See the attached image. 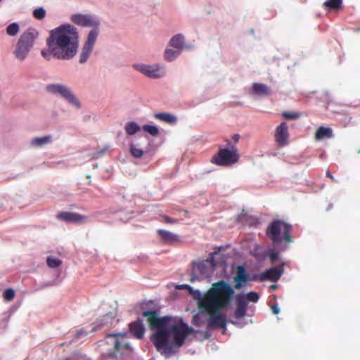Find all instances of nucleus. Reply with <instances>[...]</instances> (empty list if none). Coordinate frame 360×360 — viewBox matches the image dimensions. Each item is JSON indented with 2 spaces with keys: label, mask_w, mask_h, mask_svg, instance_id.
<instances>
[{
  "label": "nucleus",
  "mask_w": 360,
  "mask_h": 360,
  "mask_svg": "<svg viewBox=\"0 0 360 360\" xmlns=\"http://www.w3.org/2000/svg\"><path fill=\"white\" fill-rule=\"evenodd\" d=\"M143 316L148 318V322L152 328L156 329L150 340L158 352L165 355L174 352L173 345L169 343V338L172 335L174 345L181 347L188 335L194 332L193 328L189 327L182 320L179 323L170 325L171 318L165 316L158 317L155 311H146Z\"/></svg>",
  "instance_id": "1"
},
{
  "label": "nucleus",
  "mask_w": 360,
  "mask_h": 360,
  "mask_svg": "<svg viewBox=\"0 0 360 360\" xmlns=\"http://www.w3.org/2000/svg\"><path fill=\"white\" fill-rule=\"evenodd\" d=\"M233 295L234 288L221 280L212 283L207 292L199 298V309L209 314L208 328H226L227 321L221 311L229 307Z\"/></svg>",
  "instance_id": "2"
},
{
  "label": "nucleus",
  "mask_w": 360,
  "mask_h": 360,
  "mask_svg": "<svg viewBox=\"0 0 360 360\" xmlns=\"http://www.w3.org/2000/svg\"><path fill=\"white\" fill-rule=\"evenodd\" d=\"M78 32L72 25H62L50 32L46 39L48 50H42L41 53L46 60L52 55L60 60H70L73 58L78 48Z\"/></svg>",
  "instance_id": "3"
},
{
  "label": "nucleus",
  "mask_w": 360,
  "mask_h": 360,
  "mask_svg": "<svg viewBox=\"0 0 360 360\" xmlns=\"http://www.w3.org/2000/svg\"><path fill=\"white\" fill-rule=\"evenodd\" d=\"M292 230L290 224L281 219H274L267 226L266 235L274 244L290 243L293 241Z\"/></svg>",
  "instance_id": "4"
},
{
  "label": "nucleus",
  "mask_w": 360,
  "mask_h": 360,
  "mask_svg": "<svg viewBox=\"0 0 360 360\" xmlns=\"http://www.w3.org/2000/svg\"><path fill=\"white\" fill-rule=\"evenodd\" d=\"M105 338L108 339L107 344L112 347L111 356L117 357L120 355L127 357L131 354L133 349L127 340V333H109Z\"/></svg>",
  "instance_id": "5"
},
{
  "label": "nucleus",
  "mask_w": 360,
  "mask_h": 360,
  "mask_svg": "<svg viewBox=\"0 0 360 360\" xmlns=\"http://www.w3.org/2000/svg\"><path fill=\"white\" fill-rule=\"evenodd\" d=\"M38 35L39 32L34 28H28L21 34L14 51L16 58L23 60L27 57Z\"/></svg>",
  "instance_id": "6"
},
{
  "label": "nucleus",
  "mask_w": 360,
  "mask_h": 360,
  "mask_svg": "<svg viewBox=\"0 0 360 360\" xmlns=\"http://www.w3.org/2000/svg\"><path fill=\"white\" fill-rule=\"evenodd\" d=\"M226 142L231 149H220L217 153L212 156L211 159L212 164L221 167H229L238 161L239 155L237 150L231 145L229 140H226Z\"/></svg>",
  "instance_id": "7"
},
{
  "label": "nucleus",
  "mask_w": 360,
  "mask_h": 360,
  "mask_svg": "<svg viewBox=\"0 0 360 360\" xmlns=\"http://www.w3.org/2000/svg\"><path fill=\"white\" fill-rule=\"evenodd\" d=\"M285 263L282 262L279 265L272 266L266 269L264 271L258 274L255 278L261 282L269 281L271 282H277L284 273Z\"/></svg>",
  "instance_id": "8"
},
{
  "label": "nucleus",
  "mask_w": 360,
  "mask_h": 360,
  "mask_svg": "<svg viewBox=\"0 0 360 360\" xmlns=\"http://www.w3.org/2000/svg\"><path fill=\"white\" fill-rule=\"evenodd\" d=\"M46 90L53 94H59L70 103L80 107L79 101L76 98L75 95L72 93L70 89L66 86L63 84H50L46 86Z\"/></svg>",
  "instance_id": "9"
},
{
  "label": "nucleus",
  "mask_w": 360,
  "mask_h": 360,
  "mask_svg": "<svg viewBox=\"0 0 360 360\" xmlns=\"http://www.w3.org/2000/svg\"><path fill=\"white\" fill-rule=\"evenodd\" d=\"M136 70L141 72L146 76L151 78H160L165 76V72L159 64L155 65H146V64H136L134 65Z\"/></svg>",
  "instance_id": "10"
},
{
  "label": "nucleus",
  "mask_w": 360,
  "mask_h": 360,
  "mask_svg": "<svg viewBox=\"0 0 360 360\" xmlns=\"http://www.w3.org/2000/svg\"><path fill=\"white\" fill-rule=\"evenodd\" d=\"M71 20L76 25L82 27H98L99 21L94 16L88 14H74Z\"/></svg>",
  "instance_id": "11"
},
{
  "label": "nucleus",
  "mask_w": 360,
  "mask_h": 360,
  "mask_svg": "<svg viewBox=\"0 0 360 360\" xmlns=\"http://www.w3.org/2000/svg\"><path fill=\"white\" fill-rule=\"evenodd\" d=\"M236 309L235 316L237 319L243 318L245 316L248 306V294L240 293L236 297Z\"/></svg>",
  "instance_id": "12"
},
{
  "label": "nucleus",
  "mask_w": 360,
  "mask_h": 360,
  "mask_svg": "<svg viewBox=\"0 0 360 360\" xmlns=\"http://www.w3.org/2000/svg\"><path fill=\"white\" fill-rule=\"evenodd\" d=\"M57 219L68 223H83L87 217L75 212H60L57 214Z\"/></svg>",
  "instance_id": "13"
},
{
  "label": "nucleus",
  "mask_w": 360,
  "mask_h": 360,
  "mask_svg": "<svg viewBox=\"0 0 360 360\" xmlns=\"http://www.w3.org/2000/svg\"><path fill=\"white\" fill-rule=\"evenodd\" d=\"M288 127L285 122H282L276 127L275 133V139L280 146H284L288 144Z\"/></svg>",
  "instance_id": "14"
},
{
  "label": "nucleus",
  "mask_w": 360,
  "mask_h": 360,
  "mask_svg": "<svg viewBox=\"0 0 360 360\" xmlns=\"http://www.w3.org/2000/svg\"><path fill=\"white\" fill-rule=\"evenodd\" d=\"M207 274V266L204 262H193L191 280L202 278Z\"/></svg>",
  "instance_id": "15"
},
{
  "label": "nucleus",
  "mask_w": 360,
  "mask_h": 360,
  "mask_svg": "<svg viewBox=\"0 0 360 360\" xmlns=\"http://www.w3.org/2000/svg\"><path fill=\"white\" fill-rule=\"evenodd\" d=\"M129 332L137 339H142L145 333V328L143 321L137 319L129 325Z\"/></svg>",
  "instance_id": "16"
},
{
  "label": "nucleus",
  "mask_w": 360,
  "mask_h": 360,
  "mask_svg": "<svg viewBox=\"0 0 360 360\" xmlns=\"http://www.w3.org/2000/svg\"><path fill=\"white\" fill-rule=\"evenodd\" d=\"M158 233L162 242L166 244L173 245L179 241V236L170 231L159 229Z\"/></svg>",
  "instance_id": "17"
},
{
  "label": "nucleus",
  "mask_w": 360,
  "mask_h": 360,
  "mask_svg": "<svg viewBox=\"0 0 360 360\" xmlns=\"http://www.w3.org/2000/svg\"><path fill=\"white\" fill-rule=\"evenodd\" d=\"M234 281L236 282L235 289H240L242 283H245L248 281V274L245 273V269L243 266H239L238 267Z\"/></svg>",
  "instance_id": "18"
},
{
  "label": "nucleus",
  "mask_w": 360,
  "mask_h": 360,
  "mask_svg": "<svg viewBox=\"0 0 360 360\" xmlns=\"http://www.w3.org/2000/svg\"><path fill=\"white\" fill-rule=\"evenodd\" d=\"M169 46L179 50L181 52L184 48V37L181 34H177L172 37L169 42Z\"/></svg>",
  "instance_id": "19"
},
{
  "label": "nucleus",
  "mask_w": 360,
  "mask_h": 360,
  "mask_svg": "<svg viewBox=\"0 0 360 360\" xmlns=\"http://www.w3.org/2000/svg\"><path fill=\"white\" fill-rule=\"evenodd\" d=\"M252 94L259 96H266L271 94L269 87L264 84L255 83L252 87Z\"/></svg>",
  "instance_id": "20"
},
{
  "label": "nucleus",
  "mask_w": 360,
  "mask_h": 360,
  "mask_svg": "<svg viewBox=\"0 0 360 360\" xmlns=\"http://www.w3.org/2000/svg\"><path fill=\"white\" fill-rule=\"evenodd\" d=\"M266 256L269 258L271 264H274L279 258V252L274 248H271L269 250L267 254L263 253L262 255H257L256 258L258 260L262 261L264 259Z\"/></svg>",
  "instance_id": "21"
},
{
  "label": "nucleus",
  "mask_w": 360,
  "mask_h": 360,
  "mask_svg": "<svg viewBox=\"0 0 360 360\" xmlns=\"http://www.w3.org/2000/svg\"><path fill=\"white\" fill-rule=\"evenodd\" d=\"M333 136V131L330 127H320L315 134L316 140L330 139Z\"/></svg>",
  "instance_id": "22"
},
{
  "label": "nucleus",
  "mask_w": 360,
  "mask_h": 360,
  "mask_svg": "<svg viewBox=\"0 0 360 360\" xmlns=\"http://www.w3.org/2000/svg\"><path fill=\"white\" fill-rule=\"evenodd\" d=\"M154 117L168 124H174L177 121L176 117L174 115L169 112L156 113L154 115Z\"/></svg>",
  "instance_id": "23"
},
{
  "label": "nucleus",
  "mask_w": 360,
  "mask_h": 360,
  "mask_svg": "<svg viewBox=\"0 0 360 360\" xmlns=\"http://www.w3.org/2000/svg\"><path fill=\"white\" fill-rule=\"evenodd\" d=\"M99 34L98 27H94L89 33L84 45L94 48V44Z\"/></svg>",
  "instance_id": "24"
},
{
  "label": "nucleus",
  "mask_w": 360,
  "mask_h": 360,
  "mask_svg": "<svg viewBox=\"0 0 360 360\" xmlns=\"http://www.w3.org/2000/svg\"><path fill=\"white\" fill-rule=\"evenodd\" d=\"M52 141V136L47 135L43 137H35L31 141V145L34 147H41Z\"/></svg>",
  "instance_id": "25"
},
{
  "label": "nucleus",
  "mask_w": 360,
  "mask_h": 360,
  "mask_svg": "<svg viewBox=\"0 0 360 360\" xmlns=\"http://www.w3.org/2000/svg\"><path fill=\"white\" fill-rule=\"evenodd\" d=\"M181 53L179 50L166 49L164 53V59L166 61L171 62L174 60Z\"/></svg>",
  "instance_id": "26"
},
{
  "label": "nucleus",
  "mask_w": 360,
  "mask_h": 360,
  "mask_svg": "<svg viewBox=\"0 0 360 360\" xmlns=\"http://www.w3.org/2000/svg\"><path fill=\"white\" fill-rule=\"evenodd\" d=\"M342 0H327L323 3V6L328 10H338L342 6Z\"/></svg>",
  "instance_id": "27"
},
{
  "label": "nucleus",
  "mask_w": 360,
  "mask_h": 360,
  "mask_svg": "<svg viewBox=\"0 0 360 360\" xmlns=\"http://www.w3.org/2000/svg\"><path fill=\"white\" fill-rule=\"evenodd\" d=\"M92 50H93V48H91V47H89L86 45L83 46L81 53H80V56H79V63H84L88 60Z\"/></svg>",
  "instance_id": "28"
},
{
  "label": "nucleus",
  "mask_w": 360,
  "mask_h": 360,
  "mask_svg": "<svg viewBox=\"0 0 360 360\" xmlns=\"http://www.w3.org/2000/svg\"><path fill=\"white\" fill-rule=\"evenodd\" d=\"M124 129L128 135H133L141 129L140 127L134 122L127 123Z\"/></svg>",
  "instance_id": "29"
},
{
  "label": "nucleus",
  "mask_w": 360,
  "mask_h": 360,
  "mask_svg": "<svg viewBox=\"0 0 360 360\" xmlns=\"http://www.w3.org/2000/svg\"><path fill=\"white\" fill-rule=\"evenodd\" d=\"M46 263L50 268L53 269L60 266L62 261L58 258L49 256L46 259Z\"/></svg>",
  "instance_id": "30"
},
{
  "label": "nucleus",
  "mask_w": 360,
  "mask_h": 360,
  "mask_svg": "<svg viewBox=\"0 0 360 360\" xmlns=\"http://www.w3.org/2000/svg\"><path fill=\"white\" fill-rule=\"evenodd\" d=\"M20 30L19 25L17 22L10 24L6 28V32L10 36H15Z\"/></svg>",
  "instance_id": "31"
},
{
  "label": "nucleus",
  "mask_w": 360,
  "mask_h": 360,
  "mask_svg": "<svg viewBox=\"0 0 360 360\" xmlns=\"http://www.w3.org/2000/svg\"><path fill=\"white\" fill-rule=\"evenodd\" d=\"M142 129L153 136H156L159 134V129L155 126L145 124L142 127Z\"/></svg>",
  "instance_id": "32"
},
{
  "label": "nucleus",
  "mask_w": 360,
  "mask_h": 360,
  "mask_svg": "<svg viewBox=\"0 0 360 360\" xmlns=\"http://www.w3.org/2000/svg\"><path fill=\"white\" fill-rule=\"evenodd\" d=\"M130 152L132 156L136 158H141L143 155V151L141 149L137 148V146L134 144L130 146Z\"/></svg>",
  "instance_id": "33"
},
{
  "label": "nucleus",
  "mask_w": 360,
  "mask_h": 360,
  "mask_svg": "<svg viewBox=\"0 0 360 360\" xmlns=\"http://www.w3.org/2000/svg\"><path fill=\"white\" fill-rule=\"evenodd\" d=\"M33 16L37 20L44 19L46 16V11L42 7L34 10Z\"/></svg>",
  "instance_id": "34"
},
{
  "label": "nucleus",
  "mask_w": 360,
  "mask_h": 360,
  "mask_svg": "<svg viewBox=\"0 0 360 360\" xmlns=\"http://www.w3.org/2000/svg\"><path fill=\"white\" fill-rule=\"evenodd\" d=\"M4 299L6 301H11L15 297V291L12 288L6 289L3 295Z\"/></svg>",
  "instance_id": "35"
},
{
  "label": "nucleus",
  "mask_w": 360,
  "mask_h": 360,
  "mask_svg": "<svg viewBox=\"0 0 360 360\" xmlns=\"http://www.w3.org/2000/svg\"><path fill=\"white\" fill-rule=\"evenodd\" d=\"M259 224H261V220L259 217L249 215V226L257 227Z\"/></svg>",
  "instance_id": "36"
},
{
  "label": "nucleus",
  "mask_w": 360,
  "mask_h": 360,
  "mask_svg": "<svg viewBox=\"0 0 360 360\" xmlns=\"http://www.w3.org/2000/svg\"><path fill=\"white\" fill-rule=\"evenodd\" d=\"M282 115L286 120H295L300 117V113L292 112H283Z\"/></svg>",
  "instance_id": "37"
},
{
  "label": "nucleus",
  "mask_w": 360,
  "mask_h": 360,
  "mask_svg": "<svg viewBox=\"0 0 360 360\" xmlns=\"http://www.w3.org/2000/svg\"><path fill=\"white\" fill-rule=\"evenodd\" d=\"M259 298V294L256 292H249V302H257Z\"/></svg>",
  "instance_id": "38"
},
{
  "label": "nucleus",
  "mask_w": 360,
  "mask_h": 360,
  "mask_svg": "<svg viewBox=\"0 0 360 360\" xmlns=\"http://www.w3.org/2000/svg\"><path fill=\"white\" fill-rule=\"evenodd\" d=\"M107 148H103L102 150H99V151H96L94 154V157L95 158H100L101 156H102L105 152L107 150Z\"/></svg>",
  "instance_id": "39"
},
{
  "label": "nucleus",
  "mask_w": 360,
  "mask_h": 360,
  "mask_svg": "<svg viewBox=\"0 0 360 360\" xmlns=\"http://www.w3.org/2000/svg\"><path fill=\"white\" fill-rule=\"evenodd\" d=\"M164 219V221L165 223H168V224H174V223H176V220L168 217V216H165L163 217Z\"/></svg>",
  "instance_id": "40"
},
{
  "label": "nucleus",
  "mask_w": 360,
  "mask_h": 360,
  "mask_svg": "<svg viewBox=\"0 0 360 360\" xmlns=\"http://www.w3.org/2000/svg\"><path fill=\"white\" fill-rule=\"evenodd\" d=\"M271 309L274 314H278L280 312V309L277 304L272 305Z\"/></svg>",
  "instance_id": "41"
},
{
  "label": "nucleus",
  "mask_w": 360,
  "mask_h": 360,
  "mask_svg": "<svg viewBox=\"0 0 360 360\" xmlns=\"http://www.w3.org/2000/svg\"><path fill=\"white\" fill-rule=\"evenodd\" d=\"M326 176L329 177L333 181L336 182L335 176L330 174L329 170L326 171Z\"/></svg>",
  "instance_id": "42"
},
{
  "label": "nucleus",
  "mask_w": 360,
  "mask_h": 360,
  "mask_svg": "<svg viewBox=\"0 0 360 360\" xmlns=\"http://www.w3.org/2000/svg\"><path fill=\"white\" fill-rule=\"evenodd\" d=\"M179 288V289H188V290H191V288L188 285H186V284L180 285Z\"/></svg>",
  "instance_id": "43"
},
{
  "label": "nucleus",
  "mask_w": 360,
  "mask_h": 360,
  "mask_svg": "<svg viewBox=\"0 0 360 360\" xmlns=\"http://www.w3.org/2000/svg\"><path fill=\"white\" fill-rule=\"evenodd\" d=\"M240 138V136L238 134H234L233 136H232V139L234 141V142H238V139Z\"/></svg>",
  "instance_id": "44"
},
{
  "label": "nucleus",
  "mask_w": 360,
  "mask_h": 360,
  "mask_svg": "<svg viewBox=\"0 0 360 360\" xmlns=\"http://www.w3.org/2000/svg\"><path fill=\"white\" fill-rule=\"evenodd\" d=\"M270 288L273 290H276L278 289V285L276 284H273L270 286Z\"/></svg>",
  "instance_id": "45"
},
{
  "label": "nucleus",
  "mask_w": 360,
  "mask_h": 360,
  "mask_svg": "<svg viewBox=\"0 0 360 360\" xmlns=\"http://www.w3.org/2000/svg\"><path fill=\"white\" fill-rule=\"evenodd\" d=\"M65 360H79V359L78 357H70V358H68L67 359Z\"/></svg>",
  "instance_id": "46"
},
{
  "label": "nucleus",
  "mask_w": 360,
  "mask_h": 360,
  "mask_svg": "<svg viewBox=\"0 0 360 360\" xmlns=\"http://www.w3.org/2000/svg\"><path fill=\"white\" fill-rule=\"evenodd\" d=\"M83 333L82 331H79L77 333V337H79L80 335H82Z\"/></svg>",
  "instance_id": "47"
},
{
  "label": "nucleus",
  "mask_w": 360,
  "mask_h": 360,
  "mask_svg": "<svg viewBox=\"0 0 360 360\" xmlns=\"http://www.w3.org/2000/svg\"><path fill=\"white\" fill-rule=\"evenodd\" d=\"M196 293L198 294V296L200 297V292L198 290L196 291Z\"/></svg>",
  "instance_id": "48"
}]
</instances>
